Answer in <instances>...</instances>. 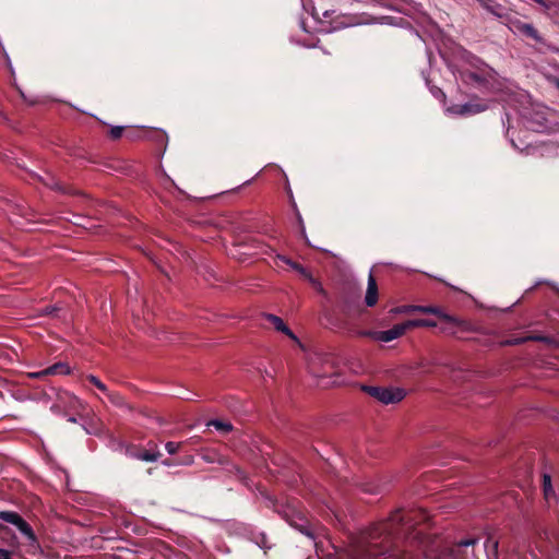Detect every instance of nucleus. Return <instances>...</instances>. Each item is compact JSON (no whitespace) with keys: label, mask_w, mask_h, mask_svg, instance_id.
Returning a JSON list of instances; mask_svg holds the SVG:
<instances>
[{"label":"nucleus","mask_w":559,"mask_h":559,"mask_svg":"<svg viewBox=\"0 0 559 559\" xmlns=\"http://www.w3.org/2000/svg\"><path fill=\"white\" fill-rule=\"evenodd\" d=\"M393 313H412V312H420L427 314H433L441 319L444 322L454 324L456 326L466 329L467 323L459 320L457 318L444 312L440 307L437 306H420V305H404L392 309Z\"/></svg>","instance_id":"1"},{"label":"nucleus","mask_w":559,"mask_h":559,"mask_svg":"<svg viewBox=\"0 0 559 559\" xmlns=\"http://www.w3.org/2000/svg\"><path fill=\"white\" fill-rule=\"evenodd\" d=\"M0 520L16 526L27 540V545L29 547L28 552H36L39 548L37 537L31 525L19 513L14 511H0Z\"/></svg>","instance_id":"2"},{"label":"nucleus","mask_w":559,"mask_h":559,"mask_svg":"<svg viewBox=\"0 0 559 559\" xmlns=\"http://www.w3.org/2000/svg\"><path fill=\"white\" fill-rule=\"evenodd\" d=\"M471 64L475 70H462L455 74L456 79H460L466 84H472L478 87L484 86L487 83V76L490 69L483 63L478 58L473 57Z\"/></svg>","instance_id":"3"},{"label":"nucleus","mask_w":559,"mask_h":559,"mask_svg":"<svg viewBox=\"0 0 559 559\" xmlns=\"http://www.w3.org/2000/svg\"><path fill=\"white\" fill-rule=\"evenodd\" d=\"M364 390L385 405L401 402L405 397V391L401 388L365 386Z\"/></svg>","instance_id":"4"},{"label":"nucleus","mask_w":559,"mask_h":559,"mask_svg":"<svg viewBox=\"0 0 559 559\" xmlns=\"http://www.w3.org/2000/svg\"><path fill=\"white\" fill-rule=\"evenodd\" d=\"M504 25L514 34L523 35L537 43L542 41V37L533 24L524 23L521 20L510 15Z\"/></svg>","instance_id":"5"},{"label":"nucleus","mask_w":559,"mask_h":559,"mask_svg":"<svg viewBox=\"0 0 559 559\" xmlns=\"http://www.w3.org/2000/svg\"><path fill=\"white\" fill-rule=\"evenodd\" d=\"M407 330L406 322H403L385 331L367 332L366 335L371 336L376 341L389 343L404 335Z\"/></svg>","instance_id":"6"},{"label":"nucleus","mask_w":559,"mask_h":559,"mask_svg":"<svg viewBox=\"0 0 559 559\" xmlns=\"http://www.w3.org/2000/svg\"><path fill=\"white\" fill-rule=\"evenodd\" d=\"M487 109V105L479 103H465V104H456L445 108V111L450 115L457 116H471L475 114H479Z\"/></svg>","instance_id":"7"},{"label":"nucleus","mask_w":559,"mask_h":559,"mask_svg":"<svg viewBox=\"0 0 559 559\" xmlns=\"http://www.w3.org/2000/svg\"><path fill=\"white\" fill-rule=\"evenodd\" d=\"M477 2L485 11L499 20L502 24H504L510 16L507 8L496 0H477Z\"/></svg>","instance_id":"8"},{"label":"nucleus","mask_w":559,"mask_h":559,"mask_svg":"<svg viewBox=\"0 0 559 559\" xmlns=\"http://www.w3.org/2000/svg\"><path fill=\"white\" fill-rule=\"evenodd\" d=\"M525 127L534 132H548L550 127L543 112H535L531 117H525Z\"/></svg>","instance_id":"9"},{"label":"nucleus","mask_w":559,"mask_h":559,"mask_svg":"<svg viewBox=\"0 0 559 559\" xmlns=\"http://www.w3.org/2000/svg\"><path fill=\"white\" fill-rule=\"evenodd\" d=\"M71 372L70 367L64 362H56L52 366L39 371L31 373L33 378H40L44 376H55V374H69Z\"/></svg>","instance_id":"10"},{"label":"nucleus","mask_w":559,"mask_h":559,"mask_svg":"<svg viewBox=\"0 0 559 559\" xmlns=\"http://www.w3.org/2000/svg\"><path fill=\"white\" fill-rule=\"evenodd\" d=\"M378 301V287L373 275L370 273L368 277V286L365 296V302L368 307H373Z\"/></svg>","instance_id":"11"},{"label":"nucleus","mask_w":559,"mask_h":559,"mask_svg":"<svg viewBox=\"0 0 559 559\" xmlns=\"http://www.w3.org/2000/svg\"><path fill=\"white\" fill-rule=\"evenodd\" d=\"M266 320L272 323V325L274 326L275 330L277 331H281L283 333H285L287 336H289L290 338L297 341V337L295 336V334L290 331V329L284 323V321L275 316V314H266Z\"/></svg>","instance_id":"12"},{"label":"nucleus","mask_w":559,"mask_h":559,"mask_svg":"<svg viewBox=\"0 0 559 559\" xmlns=\"http://www.w3.org/2000/svg\"><path fill=\"white\" fill-rule=\"evenodd\" d=\"M405 322H406V326L408 330L414 329V328H436L437 326V322L433 320H429V319H413V320H407Z\"/></svg>","instance_id":"13"},{"label":"nucleus","mask_w":559,"mask_h":559,"mask_svg":"<svg viewBox=\"0 0 559 559\" xmlns=\"http://www.w3.org/2000/svg\"><path fill=\"white\" fill-rule=\"evenodd\" d=\"M293 270L298 272L302 277L308 280L312 285H314L321 289L320 283L316 278H313L311 273L306 267H304L301 264H299V263L294 264Z\"/></svg>","instance_id":"14"},{"label":"nucleus","mask_w":559,"mask_h":559,"mask_svg":"<svg viewBox=\"0 0 559 559\" xmlns=\"http://www.w3.org/2000/svg\"><path fill=\"white\" fill-rule=\"evenodd\" d=\"M207 426L214 427L216 430L222 431L224 433L231 431L233 426L230 423L213 419L207 423Z\"/></svg>","instance_id":"15"},{"label":"nucleus","mask_w":559,"mask_h":559,"mask_svg":"<svg viewBox=\"0 0 559 559\" xmlns=\"http://www.w3.org/2000/svg\"><path fill=\"white\" fill-rule=\"evenodd\" d=\"M160 456L159 452L142 451L134 454V457L145 462H156Z\"/></svg>","instance_id":"16"},{"label":"nucleus","mask_w":559,"mask_h":559,"mask_svg":"<svg viewBox=\"0 0 559 559\" xmlns=\"http://www.w3.org/2000/svg\"><path fill=\"white\" fill-rule=\"evenodd\" d=\"M86 380L90 381L96 389H98L104 395L108 393L109 389L107 385L100 381L99 378H97L94 374H88L86 377Z\"/></svg>","instance_id":"17"},{"label":"nucleus","mask_w":559,"mask_h":559,"mask_svg":"<svg viewBox=\"0 0 559 559\" xmlns=\"http://www.w3.org/2000/svg\"><path fill=\"white\" fill-rule=\"evenodd\" d=\"M543 489H544L545 498L547 500H549V498L554 496V490H552V486H551V478L547 474H544V476H543Z\"/></svg>","instance_id":"18"},{"label":"nucleus","mask_w":559,"mask_h":559,"mask_svg":"<svg viewBox=\"0 0 559 559\" xmlns=\"http://www.w3.org/2000/svg\"><path fill=\"white\" fill-rule=\"evenodd\" d=\"M105 396L115 406H123L124 405V401H123L122 396L117 392L108 391V393H106Z\"/></svg>","instance_id":"19"},{"label":"nucleus","mask_w":559,"mask_h":559,"mask_svg":"<svg viewBox=\"0 0 559 559\" xmlns=\"http://www.w3.org/2000/svg\"><path fill=\"white\" fill-rule=\"evenodd\" d=\"M476 543V539H462L459 542L454 548L451 549V551L454 554L455 551H459L461 547H468Z\"/></svg>","instance_id":"20"},{"label":"nucleus","mask_w":559,"mask_h":559,"mask_svg":"<svg viewBox=\"0 0 559 559\" xmlns=\"http://www.w3.org/2000/svg\"><path fill=\"white\" fill-rule=\"evenodd\" d=\"M180 445H181L180 443L168 441L165 444V449H166L168 454L173 455V454H175V453H177L179 451Z\"/></svg>","instance_id":"21"},{"label":"nucleus","mask_w":559,"mask_h":559,"mask_svg":"<svg viewBox=\"0 0 559 559\" xmlns=\"http://www.w3.org/2000/svg\"><path fill=\"white\" fill-rule=\"evenodd\" d=\"M392 522H402V523H408L411 521V518L407 515H402L400 512H396L392 515L391 519Z\"/></svg>","instance_id":"22"},{"label":"nucleus","mask_w":559,"mask_h":559,"mask_svg":"<svg viewBox=\"0 0 559 559\" xmlns=\"http://www.w3.org/2000/svg\"><path fill=\"white\" fill-rule=\"evenodd\" d=\"M123 127L116 126L110 129V136L112 139H119L122 135Z\"/></svg>","instance_id":"23"},{"label":"nucleus","mask_w":559,"mask_h":559,"mask_svg":"<svg viewBox=\"0 0 559 559\" xmlns=\"http://www.w3.org/2000/svg\"><path fill=\"white\" fill-rule=\"evenodd\" d=\"M430 92L431 94L436 97V98H439V99H444L445 98V95L444 93L442 92L441 88L437 87V86H431L430 87Z\"/></svg>","instance_id":"24"},{"label":"nucleus","mask_w":559,"mask_h":559,"mask_svg":"<svg viewBox=\"0 0 559 559\" xmlns=\"http://www.w3.org/2000/svg\"><path fill=\"white\" fill-rule=\"evenodd\" d=\"M525 340H543V338L542 337L515 338V340H510L507 343L514 345V344H520V343L524 342Z\"/></svg>","instance_id":"25"},{"label":"nucleus","mask_w":559,"mask_h":559,"mask_svg":"<svg viewBox=\"0 0 559 559\" xmlns=\"http://www.w3.org/2000/svg\"><path fill=\"white\" fill-rule=\"evenodd\" d=\"M277 259L282 262H284L285 264L289 265L292 269H293V265L296 264V262L292 261L289 258L285 257V255H277Z\"/></svg>","instance_id":"26"},{"label":"nucleus","mask_w":559,"mask_h":559,"mask_svg":"<svg viewBox=\"0 0 559 559\" xmlns=\"http://www.w3.org/2000/svg\"><path fill=\"white\" fill-rule=\"evenodd\" d=\"M384 555L383 554H380L379 556H373L369 550L368 552L364 556V559H385V558H382V556Z\"/></svg>","instance_id":"27"},{"label":"nucleus","mask_w":559,"mask_h":559,"mask_svg":"<svg viewBox=\"0 0 559 559\" xmlns=\"http://www.w3.org/2000/svg\"><path fill=\"white\" fill-rule=\"evenodd\" d=\"M0 559H11V554L7 549H0Z\"/></svg>","instance_id":"28"},{"label":"nucleus","mask_w":559,"mask_h":559,"mask_svg":"<svg viewBox=\"0 0 559 559\" xmlns=\"http://www.w3.org/2000/svg\"><path fill=\"white\" fill-rule=\"evenodd\" d=\"M163 464L166 465V466H173L174 465L169 460H165L163 462Z\"/></svg>","instance_id":"29"},{"label":"nucleus","mask_w":559,"mask_h":559,"mask_svg":"<svg viewBox=\"0 0 559 559\" xmlns=\"http://www.w3.org/2000/svg\"><path fill=\"white\" fill-rule=\"evenodd\" d=\"M69 420L72 421V423H75V418L74 417H70Z\"/></svg>","instance_id":"30"}]
</instances>
